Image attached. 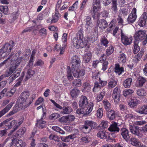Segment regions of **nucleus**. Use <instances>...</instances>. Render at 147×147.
<instances>
[{
	"label": "nucleus",
	"instance_id": "nucleus-28",
	"mask_svg": "<svg viewBox=\"0 0 147 147\" xmlns=\"http://www.w3.org/2000/svg\"><path fill=\"white\" fill-rule=\"evenodd\" d=\"M136 112L141 114H147V105H144L141 107Z\"/></svg>",
	"mask_w": 147,
	"mask_h": 147
},
{
	"label": "nucleus",
	"instance_id": "nucleus-21",
	"mask_svg": "<svg viewBox=\"0 0 147 147\" xmlns=\"http://www.w3.org/2000/svg\"><path fill=\"white\" fill-rule=\"evenodd\" d=\"M131 144L133 146H136V147H143L144 145L141 143L136 138H131L130 140Z\"/></svg>",
	"mask_w": 147,
	"mask_h": 147
},
{
	"label": "nucleus",
	"instance_id": "nucleus-39",
	"mask_svg": "<svg viewBox=\"0 0 147 147\" xmlns=\"http://www.w3.org/2000/svg\"><path fill=\"white\" fill-rule=\"evenodd\" d=\"M16 69L15 67L12 66L8 70H7L5 72V77H8L10 76Z\"/></svg>",
	"mask_w": 147,
	"mask_h": 147
},
{
	"label": "nucleus",
	"instance_id": "nucleus-41",
	"mask_svg": "<svg viewBox=\"0 0 147 147\" xmlns=\"http://www.w3.org/2000/svg\"><path fill=\"white\" fill-rule=\"evenodd\" d=\"M45 121H43L41 119L37 121V123H36V125L39 128H42L45 126Z\"/></svg>",
	"mask_w": 147,
	"mask_h": 147
},
{
	"label": "nucleus",
	"instance_id": "nucleus-25",
	"mask_svg": "<svg viewBox=\"0 0 147 147\" xmlns=\"http://www.w3.org/2000/svg\"><path fill=\"white\" fill-rule=\"evenodd\" d=\"M61 16V15L59 13V11H55L54 16H52L51 23H55L57 22Z\"/></svg>",
	"mask_w": 147,
	"mask_h": 147
},
{
	"label": "nucleus",
	"instance_id": "nucleus-49",
	"mask_svg": "<svg viewBox=\"0 0 147 147\" xmlns=\"http://www.w3.org/2000/svg\"><path fill=\"white\" fill-rule=\"evenodd\" d=\"M72 84L74 86L80 87L82 84L81 81L80 79H75L73 81Z\"/></svg>",
	"mask_w": 147,
	"mask_h": 147
},
{
	"label": "nucleus",
	"instance_id": "nucleus-36",
	"mask_svg": "<svg viewBox=\"0 0 147 147\" xmlns=\"http://www.w3.org/2000/svg\"><path fill=\"white\" fill-rule=\"evenodd\" d=\"M137 95L140 97H142L146 96V93L143 89L141 88L136 90Z\"/></svg>",
	"mask_w": 147,
	"mask_h": 147
},
{
	"label": "nucleus",
	"instance_id": "nucleus-55",
	"mask_svg": "<svg viewBox=\"0 0 147 147\" xmlns=\"http://www.w3.org/2000/svg\"><path fill=\"white\" fill-rule=\"evenodd\" d=\"M114 51V48L112 46H111L106 51V54L107 55L109 56L113 53Z\"/></svg>",
	"mask_w": 147,
	"mask_h": 147
},
{
	"label": "nucleus",
	"instance_id": "nucleus-3",
	"mask_svg": "<svg viewBox=\"0 0 147 147\" xmlns=\"http://www.w3.org/2000/svg\"><path fill=\"white\" fill-rule=\"evenodd\" d=\"M74 37L73 39L74 47L77 49L83 48L85 47L89 48L87 45V41L85 40L84 37Z\"/></svg>",
	"mask_w": 147,
	"mask_h": 147
},
{
	"label": "nucleus",
	"instance_id": "nucleus-14",
	"mask_svg": "<svg viewBox=\"0 0 147 147\" xmlns=\"http://www.w3.org/2000/svg\"><path fill=\"white\" fill-rule=\"evenodd\" d=\"M17 89L15 87H14L12 88L10 91L7 92V89L6 88L4 89L2 91L1 94H5L8 97L11 96L16 92Z\"/></svg>",
	"mask_w": 147,
	"mask_h": 147
},
{
	"label": "nucleus",
	"instance_id": "nucleus-34",
	"mask_svg": "<svg viewBox=\"0 0 147 147\" xmlns=\"http://www.w3.org/2000/svg\"><path fill=\"white\" fill-rule=\"evenodd\" d=\"M97 136L101 139H105L107 136V133L104 130L100 131L97 133Z\"/></svg>",
	"mask_w": 147,
	"mask_h": 147
},
{
	"label": "nucleus",
	"instance_id": "nucleus-48",
	"mask_svg": "<svg viewBox=\"0 0 147 147\" xmlns=\"http://www.w3.org/2000/svg\"><path fill=\"white\" fill-rule=\"evenodd\" d=\"M0 11L5 14L8 13V7L7 6H0Z\"/></svg>",
	"mask_w": 147,
	"mask_h": 147
},
{
	"label": "nucleus",
	"instance_id": "nucleus-47",
	"mask_svg": "<svg viewBox=\"0 0 147 147\" xmlns=\"http://www.w3.org/2000/svg\"><path fill=\"white\" fill-rule=\"evenodd\" d=\"M63 113L64 114H67L69 113L72 112L73 111L72 109L69 107H63Z\"/></svg>",
	"mask_w": 147,
	"mask_h": 147
},
{
	"label": "nucleus",
	"instance_id": "nucleus-20",
	"mask_svg": "<svg viewBox=\"0 0 147 147\" xmlns=\"http://www.w3.org/2000/svg\"><path fill=\"white\" fill-rule=\"evenodd\" d=\"M140 39L139 37H135L134 41V53L135 54L137 53L140 50V48L138 45Z\"/></svg>",
	"mask_w": 147,
	"mask_h": 147
},
{
	"label": "nucleus",
	"instance_id": "nucleus-33",
	"mask_svg": "<svg viewBox=\"0 0 147 147\" xmlns=\"http://www.w3.org/2000/svg\"><path fill=\"white\" fill-rule=\"evenodd\" d=\"M66 76L67 79L70 81L74 79L69 66H67V67Z\"/></svg>",
	"mask_w": 147,
	"mask_h": 147
},
{
	"label": "nucleus",
	"instance_id": "nucleus-7",
	"mask_svg": "<svg viewBox=\"0 0 147 147\" xmlns=\"http://www.w3.org/2000/svg\"><path fill=\"white\" fill-rule=\"evenodd\" d=\"M136 11V9L135 8H134L131 13L129 15L127 19L129 24L133 23L136 21L137 17Z\"/></svg>",
	"mask_w": 147,
	"mask_h": 147
},
{
	"label": "nucleus",
	"instance_id": "nucleus-43",
	"mask_svg": "<svg viewBox=\"0 0 147 147\" xmlns=\"http://www.w3.org/2000/svg\"><path fill=\"white\" fill-rule=\"evenodd\" d=\"M117 82L114 80H110L108 83V87L109 89L114 88L117 85Z\"/></svg>",
	"mask_w": 147,
	"mask_h": 147
},
{
	"label": "nucleus",
	"instance_id": "nucleus-54",
	"mask_svg": "<svg viewBox=\"0 0 147 147\" xmlns=\"http://www.w3.org/2000/svg\"><path fill=\"white\" fill-rule=\"evenodd\" d=\"M134 92V91L131 89H126L123 91V93L124 95L126 96L127 95L131 94Z\"/></svg>",
	"mask_w": 147,
	"mask_h": 147
},
{
	"label": "nucleus",
	"instance_id": "nucleus-37",
	"mask_svg": "<svg viewBox=\"0 0 147 147\" xmlns=\"http://www.w3.org/2000/svg\"><path fill=\"white\" fill-rule=\"evenodd\" d=\"M102 103L105 108L107 111L110 110L111 107V104L107 100H104L103 101Z\"/></svg>",
	"mask_w": 147,
	"mask_h": 147
},
{
	"label": "nucleus",
	"instance_id": "nucleus-60",
	"mask_svg": "<svg viewBox=\"0 0 147 147\" xmlns=\"http://www.w3.org/2000/svg\"><path fill=\"white\" fill-rule=\"evenodd\" d=\"M107 59L106 56L104 54H102L99 59L100 61L102 63H104L105 62H107L106 61Z\"/></svg>",
	"mask_w": 147,
	"mask_h": 147
},
{
	"label": "nucleus",
	"instance_id": "nucleus-19",
	"mask_svg": "<svg viewBox=\"0 0 147 147\" xmlns=\"http://www.w3.org/2000/svg\"><path fill=\"white\" fill-rule=\"evenodd\" d=\"M108 130L111 132H114L117 133L119 131L120 129L118 127L117 124L115 123L111 125L108 128Z\"/></svg>",
	"mask_w": 147,
	"mask_h": 147
},
{
	"label": "nucleus",
	"instance_id": "nucleus-23",
	"mask_svg": "<svg viewBox=\"0 0 147 147\" xmlns=\"http://www.w3.org/2000/svg\"><path fill=\"white\" fill-rule=\"evenodd\" d=\"M146 79L142 77H140L137 80L136 86L137 87H141L143 86V84L146 82Z\"/></svg>",
	"mask_w": 147,
	"mask_h": 147
},
{
	"label": "nucleus",
	"instance_id": "nucleus-61",
	"mask_svg": "<svg viewBox=\"0 0 147 147\" xmlns=\"http://www.w3.org/2000/svg\"><path fill=\"white\" fill-rule=\"evenodd\" d=\"M91 21V18L90 17H87L86 20V25L90 27H92L93 24Z\"/></svg>",
	"mask_w": 147,
	"mask_h": 147
},
{
	"label": "nucleus",
	"instance_id": "nucleus-44",
	"mask_svg": "<svg viewBox=\"0 0 147 147\" xmlns=\"http://www.w3.org/2000/svg\"><path fill=\"white\" fill-rule=\"evenodd\" d=\"M11 62L13 61V63L11 64L12 66L13 67H15L16 69L17 68V67L19 65V64L21 62V60L20 59L17 58L15 60L11 59Z\"/></svg>",
	"mask_w": 147,
	"mask_h": 147
},
{
	"label": "nucleus",
	"instance_id": "nucleus-24",
	"mask_svg": "<svg viewBox=\"0 0 147 147\" xmlns=\"http://www.w3.org/2000/svg\"><path fill=\"white\" fill-rule=\"evenodd\" d=\"M107 117L110 120H113L115 119L116 116L115 111L112 109L107 111Z\"/></svg>",
	"mask_w": 147,
	"mask_h": 147
},
{
	"label": "nucleus",
	"instance_id": "nucleus-12",
	"mask_svg": "<svg viewBox=\"0 0 147 147\" xmlns=\"http://www.w3.org/2000/svg\"><path fill=\"white\" fill-rule=\"evenodd\" d=\"M87 99L85 96H82L80 98L79 105L81 107L87 108L89 105Z\"/></svg>",
	"mask_w": 147,
	"mask_h": 147
},
{
	"label": "nucleus",
	"instance_id": "nucleus-62",
	"mask_svg": "<svg viewBox=\"0 0 147 147\" xmlns=\"http://www.w3.org/2000/svg\"><path fill=\"white\" fill-rule=\"evenodd\" d=\"M39 33L40 35L43 36H46L47 34L46 30L45 28H42L40 30Z\"/></svg>",
	"mask_w": 147,
	"mask_h": 147
},
{
	"label": "nucleus",
	"instance_id": "nucleus-9",
	"mask_svg": "<svg viewBox=\"0 0 147 147\" xmlns=\"http://www.w3.org/2000/svg\"><path fill=\"white\" fill-rule=\"evenodd\" d=\"M92 123L90 121L86 120L84 121V124L82 127V130L85 133L87 134L90 132L92 127L90 125Z\"/></svg>",
	"mask_w": 147,
	"mask_h": 147
},
{
	"label": "nucleus",
	"instance_id": "nucleus-17",
	"mask_svg": "<svg viewBox=\"0 0 147 147\" xmlns=\"http://www.w3.org/2000/svg\"><path fill=\"white\" fill-rule=\"evenodd\" d=\"M97 23L99 28L102 30L106 28L108 26V23L105 20L101 19L97 21Z\"/></svg>",
	"mask_w": 147,
	"mask_h": 147
},
{
	"label": "nucleus",
	"instance_id": "nucleus-6",
	"mask_svg": "<svg viewBox=\"0 0 147 147\" xmlns=\"http://www.w3.org/2000/svg\"><path fill=\"white\" fill-rule=\"evenodd\" d=\"M81 63V60L79 57L77 56H74L71 58V70L78 69Z\"/></svg>",
	"mask_w": 147,
	"mask_h": 147
},
{
	"label": "nucleus",
	"instance_id": "nucleus-15",
	"mask_svg": "<svg viewBox=\"0 0 147 147\" xmlns=\"http://www.w3.org/2000/svg\"><path fill=\"white\" fill-rule=\"evenodd\" d=\"M11 144L13 145H16L17 147H25L26 146L25 142H23L22 140H19L17 141V140L15 139L12 140Z\"/></svg>",
	"mask_w": 147,
	"mask_h": 147
},
{
	"label": "nucleus",
	"instance_id": "nucleus-11",
	"mask_svg": "<svg viewBox=\"0 0 147 147\" xmlns=\"http://www.w3.org/2000/svg\"><path fill=\"white\" fill-rule=\"evenodd\" d=\"M129 133L128 130L126 128H122L120 130L121 135L126 142H128L130 138Z\"/></svg>",
	"mask_w": 147,
	"mask_h": 147
},
{
	"label": "nucleus",
	"instance_id": "nucleus-29",
	"mask_svg": "<svg viewBox=\"0 0 147 147\" xmlns=\"http://www.w3.org/2000/svg\"><path fill=\"white\" fill-rule=\"evenodd\" d=\"M99 7L93 5V9L91 12L92 16L94 19H95L96 17H98L99 16V13L98 12L97 8Z\"/></svg>",
	"mask_w": 147,
	"mask_h": 147
},
{
	"label": "nucleus",
	"instance_id": "nucleus-8",
	"mask_svg": "<svg viewBox=\"0 0 147 147\" xmlns=\"http://www.w3.org/2000/svg\"><path fill=\"white\" fill-rule=\"evenodd\" d=\"M71 71L74 77L77 78H82L85 74V70L83 69L79 70V67L78 69L71 70Z\"/></svg>",
	"mask_w": 147,
	"mask_h": 147
},
{
	"label": "nucleus",
	"instance_id": "nucleus-27",
	"mask_svg": "<svg viewBox=\"0 0 147 147\" xmlns=\"http://www.w3.org/2000/svg\"><path fill=\"white\" fill-rule=\"evenodd\" d=\"M115 71L118 75H120L124 71V69L123 67H120L119 64L115 65Z\"/></svg>",
	"mask_w": 147,
	"mask_h": 147
},
{
	"label": "nucleus",
	"instance_id": "nucleus-10",
	"mask_svg": "<svg viewBox=\"0 0 147 147\" xmlns=\"http://www.w3.org/2000/svg\"><path fill=\"white\" fill-rule=\"evenodd\" d=\"M147 20V13L144 12L140 18L138 23L141 27L145 26Z\"/></svg>",
	"mask_w": 147,
	"mask_h": 147
},
{
	"label": "nucleus",
	"instance_id": "nucleus-1",
	"mask_svg": "<svg viewBox=\"0 0 147 147\" xmlns=\"http://www.w3.org/2000/svg\"><path fill=\"white\" fill-rule=\"evenodd\" d=\"M30 95V92L28 91H24L21 93L17 101L19 108L25 109L29 106Z\"/></svg>",
	"mask_w": 147,
	"mask_h": 147
},
{
	"label": "nucleus",
	"instance_id": "nucleus-64",
	"mask_svg": "<svg viewBox=\"0 0 147 147\" xmlns=\"http://www.w3.org/2000/svg\"><path fill=\"white\" fill-rule=\"evenodd\" d=\"M120 95H112V97L116 104H118L119 102Z\"/></svg>",
	"mask_w": 147,
	"mask_h": 147
},
{
	"label": "nucleus",
	"instance_id": "nucleus-51",
	"mask_svg": "<svg viewBox=\"0 0 147 147\" xmlns=\"http://www.w3.org/2000/svg\"><path fill=\"white\" fill-rule=\"evenodd\" d=\"M26 131L25 127H23L20 129L18 131L16 136H18L19 135H22L24 134Z\"/></svg>",
	"mask_w": 147,
	"mask_h": 147
},
{
	"label": "nucleus",
	"instance_id": "nucleus-35",
	"mask_svg": "<svg viewBox=\"0 0 147 147\" xmlns=\"http://www.w3.org/2000/svg\"><path fill=\"white\" fill-rule=\"evenodd\" d=\"M97 74L96 75L94 73L93 74V77L92 78L93 79H96L97 78H98L99 80V82L100 83V84L101 86H105L107 84V82L105 81H103L101 80L100 78L98 77V73H97Z\"/></svg>",
	"mask_w": 147,
	"mask_h": 147
},
{
	"label": "nucleus",
	"instance_id": "nucleus-32",
	"mask_svg": "<svg viewBox=\"0 0 147 147\" xmlns=\"http://www.w3.org/2000/svg\"><path fill=\"white\" fill-rule=\"evenodd\" d=\"M111 9L112 12L115 13L117 12V0H111Z\"/></svg>",
	"mask_w": 147,
	"mask_h": 147
},
{
	"label": "nucleus",
	"instance_id": "nucleus-50",
	"mask_svg": "<svg viewBox=\"0 0 147 147\" xmlns=\"http://www.w3.org/2000/svg\"><path fill=\"white\" fill-rule=\"evenodd\" d=\"M52 129L53 130L59 132L61 134H65L64 131L57 126H53L52 127Z\"/></svg>",
	"mask_w": 147,
	"mask_h": 147
},
{
	"label": "nucleus",
	"instance_id": "nucleus-22",
	"mask_svg": "<svg viewBox=\"0 0 147 147\" xmlns=\"http://www.w3.org/2000/svg\"><path fill=\"white\" fill-rule=\"evenodd\" d=\"M83 61L86 63H88L90 61L92 54L90 52H88L82 56Z\"/></svg>",
	"mask_w": 147,
	"mask_h": 147
},
{
	"label": "nucleus",
	"instance_id": "nucleus-57",
	"mask_svg": "<svg viewBox=\"0 0 147 147\" xmlns=\"http://www.w3.org/2000/svg\"><path fill=\"white\" fill-rule=\"evenodd\" d=\"M100 89V87L98 83L96 82L95 83L94 86L93 88V91L94 92H96L98 91Z\"/></svg>",
	"mask_w": 147,
	"mask_h": 147
},
{
	"label": "nucleus",
	"instance_id": "nucleus-13",
	"mask_svg": "<svg viewBox=\"0 0 147 147\" xmlns=\"http://www.w3.org/2000/svg\"><path fill=\"white\" fill-rule=\"evenodd\" d=\"M12 127H13V130L11 131L10 135L11 134L19 127L18 124V122L16 120H13L11 122H8V123L7 124L8 128L9 129L11 128Z\"/></svg>",
	"mask_w": 147,
	"mask_h": 147
},
{
	"label": "nucleus",
	"instance_id": "nucleus-2",
	"mask_svg": "<svg viewBox=\"0 0 147 147\" xmlns=\"http://www.w3.org/2000/svg\"><path fill=\"white\" fill-rule=\"evenodd\" d=\"M146 121H136L134 122L133 124H129V129L130 131L133 134L137 135L139 137H141L143 136L142 132L140 131L139 127L135 126L134 124L139 125H141L146 123Z\"/></svg>",
	"mask_w": 147,
	"mask_h": 147
},
{
	"label": "nucleus",
	"instance_id": "nucleus-59",
	"mask_svg": "<svg viewBox=\"0 0 147 147\" xmlns=\"http://www.w3.org/2000/svg\"><path fill=\"white\" fill-rule=\"evenodd\" d=\"M108 121L104 120H102L101 121L100 125L101 126L104 128H106L108 127Z\"/></svg>",
	"mask_w": 147,
	"mask_h": 147
},
{
	"label": "nucleus",
	"instance_id": "nucleus-31",
	"mask_svg": "<svg viewBox=\"0 0 147 147\" xmlns=\"http://www.w3.org/2000/svg\"><path fill=\"white\" fill-rule=\"evenodd\" d=\"M132 37H121V41L122 43L125 45L130 44L132 39Z\"/></svg>",
	"mask_w": 147,
	"mask_h": 147
},
{
	"label": "nucleus",
	"instance_id": "nucleus-38",
	"mask_svg": "<svg viewBox=\"0 0 147 147\" xmlns=\"http://www.w3.org/2000/svg\"><path fill=\"white\" fill-rule=\"evenodd\" d=\"M80 91L78 89L74 88L70 92V94L72 97H76L79 94Z\"/></svg>",
	"mask_w": 147,
	"mask_h": 147
},
{
	"label": "nucleus",
	"instance_id": "nucleus-42",
	"mask_svg": "<svg viewBox=\"0 0 147 147\" xmlns=\"http://www.w3.org/2000/svg\"><path fill=\"white\" fill-rule=\"evenodd\" d=\"M27 74L26 77V80L33 76L35 74V71L32 70V69H28L27 71Z\"/></svg>",
	"mask_w": 147,
	"mask_h": 147
},
{
	"label": "nucleus",
	"instance_id": "nucleus-40",
	"mask_svg": "<svg viewBox=\"0 0 147 147\" xmlns=\"http://www.w3.org/2000/svg\"><path fill=\"white\" fill-rule=\"evenodd\" d=\"M118 60L120 62L125 63L126 61V55L123 53L120 54L119 56Z\"/></svg>",
	"mask_w": 147,
	"mask_h": 147
},
{
	"label": "nucleus",
	"instance_id": "nucleus-63",
	"mask_svg": "<svg viewBox=\"0 0 147 147\" xmlns=\"http://www.w3.org/2000/svg\"><path fill=\"white\" fill-rule=\"evenodd\" d=\"M83 28L82 27H81L80 30H79L76 34L77 37H83L84 32L83 31Z\"/></svg>",
	"mask_w": 147,
	"mask_h": 147
},
{
	"label": "nucleus",
	"instance_id": "nucleus-4",
	"mask_svg": "<svg viewBox=\"0 0 147 147\" xmlns=\"http://www.w3.org/2000/svg\"><path fill=\"white\" fill-rule=\"evenodd\" d=\"M10 43H6L2 48L0 49V55L2 58H4L7 56L11 52L13 45L14 42L13 41H10Z\"/></svg>",
	"mask_w": 147,
	"mask_h": 147
},
{
	"label": "nucleus",
	"instance_id": "nucleus-56",
	"mask_svg": "<svg viewBox=\"0 0 147 147\" xmlns=\"http://www.w3.org/2000/svg\"><path fill=\"white\" fill-rule=\"evenodd\" d=\"M103 110L102 109L100 108L98 109L97 111L96 115L98 118H101L103 116Z\"/></svg>",
	"mask_w": 147,
	"mask_h": 147
},
{
	"label": "nucleus",
	"instance_id": "nucleus-58",
	"mask_svg": "<svg viewBox=\"0 0 147 147\" xmlns=\"http://www.w3.org/2000/svg\"><path fill=\"white\" fill-rule=\"evenodd\" d=\"M59 121L60 122L64 123H67L68 121L67 115L63 116L59 119Z\"/></svg>",
	"mask_w": 147,
	"mask_h": 147
},
{
	"label": "nucleus",
	"instance_id": "nucleus-18",
	"mask_svg": "<svg viewBox=\"0 0 147 147\" xmlns=\"http://www.w3.org/2000/svg\"><path fill=\"white\" fill-rule=\"evenodd\" d=\"M139 100L136 98L131 99L130 101L128 102V104L130 107L134 108L136 107L139 103Z\"/></svg>",
	"mask_w": 147,
	"mask_h": 147
},
{
	"label": "nucleus",
	"instance_id": "nucleus-5",
	"mask_svg": "<svg viewBox=\"0 0 147 147\" xmlns=\"http://www.w3.org/2000/svg\"><path fill=\"white\" fill-rule=\"evenodd\" d=\"M94 104L92 102L89 103V105L87 108L81 107L78 109L76 111L77 113L78 114H83L84 113L86 115H88L92 110Z\"/></svg>",
	"mask_w": 147,
	"mask_h": 147
},
{
	"label": "nucleus",
	"instance_id": "nucleus-16",
	"mask_svg": "<svg viewBox=\"0 0 147 147\" xmlns=\"http://www.w3.org/2000/svg\"><path fill=\"white\" fill-rule=\"evenodd\" d=\"M13 104L14 103L13 102L10 103L5 108L0 111V118L8 112L11 108Z\"/></svg>",
	"mask_w": 147,
	"mask_h": 147
},
{
	"label": "nucleus",
	"instance_id": "nucleus-45",
	"mask_svg": "<svg viewBox=\"0 0 147 147\" xmlns=\"http://www.w3.org/2000/svg\"><path fill=\"white\" fill-rule=\"evenodd\" d=\"M82 91L84 92H89L90 89V86L88 83H84L82 86Z\"/></svg>",
	"mask_w": 147,
	"mask_h": 147
},
{
	"label": "nucleus",
	"instance_id": "nucleus-46",
	"mask_svg": "<svg viewBox=\"0 0 147 147\" xmlns=\"http://www.w3.org/2000/svg\"><path fill=\"white\" fill-rule=\"evenodd\" d=\"M20 71L18 70H16L14 74L9 77L11 79V82L18 77L20 75Z\"/></svg>",
	"mask_w": 147,
	"mask_h": 147
},
{
	"label": "nucleus",
	"instance_id": "nucleus-30",
	"mask_svg": "<svg viewBox=\"0 0 147 147\" xmlns=\"http://www.w3.org/2000/svg\"><path fill=\"white\" fill-rule=\"evenodd\" d=\"M145 30H140L136 31L134 37H147Z\"/></svg>",
	"mask_w": 147,
	"mask_h": 147
},
{
	"label": "nucleus",
	"instance_id": "nucleus-52",
	"mask_svg": "<svg viewBox=\"0 0 147 147\" xmlns=\"http://www.w3.org/2000/svg\"><path fill=\"white\" fill-rule=\"evenodd\" d=\"M105 95V92H102L98 94L96 97V100L98 102L101 101Z\"/></svg>",
	"mask_w": 147,
	"mask_h": 147
},
{
	"label": "nucleus",
	"instance_id": "nucleus-26",
	"mask_svg": "<svg viewBox=\"0 0 147 147\" xmlns=\"http://www.w3.org/2000/svg\"><path fill=\"white\" fill-rule=\"evenodd\" d=\"M132 79L131 78H127L123 82V86L125 88H129L131 86Z\"/></svg>",
	"mask_w": 147,
	"mask_h": 147
},
{
	"label": "nucleus",
	"instance_id": "nucleus-53",
	"mask_svg": "<svg viewBox=\"0 0 147 147\" xmlns=\"http://www.w3.org/2000/svg\"><path fill=\"white\" fill-rule=\"evenodd\" d=\"M112 95H120V90L119 87H117L114 89Z\"/></svg>",
	"mask_w": 147,
	"mask_h": 147
}]
</instances>
